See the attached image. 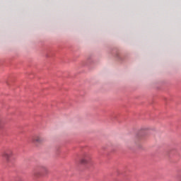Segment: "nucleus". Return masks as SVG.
Returning a JSON list of instances; mask_svg holds the SVG:
<instances>
[{
    "mask_svg": "<svg viewBox=\"0 0 181 181\" xmlns=\"http://www.w3.org/2000/svg\"><path fill=\"white\" fill-rule=\"evenodd\" d=\"M39 169L40 171H34L33 173L34 177L37 179L42 177L43 175H47L49 173V168L45 165H40Z\"/></svg>",
    "mask_w": 181,
    "mask_h": 181,
    "instance_id": "f257e3e1",
    "label": "nucleus"
},
{
    "mask_svg": "<svg viewBox=\"0 0 181 181\" xmlns=\"http://www.w3.org/2000/svg\"><path fill=\"white\" fill-rule=\"evenodd\" d=\"M13 155V152L12 151V150L7 149L2 153L1 156L2 158H4V159H6V162H9Z\"/></svg>",
    "mask_w": 181,
    "mask_h": 181,
    "instance_id": "7ed1b4c3",
    "label": "nucleus"
},
{
    "mask_svg": "<svg viewBox=\"0 0 181 181\" xmlns=\"http://www.w3.org/2000/svg\"><path fill=\"white\" fill-rule=\"evenodd\" d=\"M31 142H33V144H43V142H45V139H43L42 135L36 134L31 138Z\"/></svg>",
    "mask_w": 181,
    "mask_h": 181,
    "instance_id": "f03ea898",
    "label": "nucleus"
},
{
    "mask_svg": "<svg viewBox=\"0 0 181 181\" xmlns=\"http://www.w3.org/2000/svg\"><path fill=\"white\" fill-rule=\"evenodd\" d=\"M178 181H181V177L178 180Z\"/></svg>",
    "mask_w": 181,
    "mask_h": 181,
    "instance_id": "39448f33",
    "label": "nucleus"
},
{
    "mask_svg": "<svg viewBox=\"0 0 181 181\" xmlns=\"http://www.w3.org/2000/svg\"><path fill=\"white\" fill-rule=\"evenodd\" d=\"M91 159V157L89 154H84L81 160V163H88L90 162V160Z\"/></svg>",
    "mask_w": 181,
    "mask_h": 181,
    "instance_id": "20e7f679",
    "label": "nucleus"
}]
</instances>
